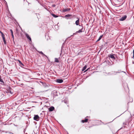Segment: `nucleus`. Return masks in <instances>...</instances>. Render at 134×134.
I'll return each mask as SVG.
<instances>
[{"label": "nucleus", "instance_id": "f3484780", "mask_svg": "<svg viewBox=\"0 0 134 134\" xmlns=\"http://www.w3.org/2000/svg\"><path fill=\"white\" fill-rule=\"evenodd\" d=\"M103 36V35L100 36L99 37V38H98V40H97V41H99V40H100L101 39V38Z\"/></svg>", "mask_w": 134, "mask_h": 134}, {"label": "nucleus", "instance_id": "423d86ee", "mask_svg": "<svg viewBox=\"0 0 134 134\" xmlns=\"http://www.w3.org/2000/svg\"><path fill=\"white\" fill-rule=\"evenodd\" d=\"M77 19H78V20L75 21V24L77 26L78 25H79V23L80 18H77Z\"/></svg>", "mask_w": 134, "mask_h": 134}, {"label": "nucleus", "instance_id": "a878e982", "mask_svg": "<svg viewBox=\"0 0 134 134\" xmlns=\"http://www.w3.org/2000/svg\"><path fill=\"white\" fill-rule=\"evenodd\" d=\"M12 37L13 38H14V35H12Z\"/></svg>", "mask_w": 134, "mask_h": 134}, {"label": "nucleus", "instance_id": "f8f14e48", "mask_svg": "<svg viewBox=\"0 0 134 134\" xmlns=\"http://www.w3.org/2000/svg\"><path fill=\"white\" fill-rule=\"evenodd\" d=\"M71 16V15H70V14H67L65 16V17L66 19H69V18H67V17H70V16Z\"/></svg>", "mask_w": 134, "mask_h": 134}, {"label": "nucleus", "instance_id": "6ab92c4d", "mask_svg": "<svg viewBox=\"0 0 134 134\" xmlns=\"http://www.w3.org/2000/svg\"><path fill=\"white\" fill-rule=\"evenodd\" d=\"M10 31L11 32V35H13V30L12 29H11V30H10Z\"/></svg>", "mask_w": 134, "mask_h": 134}, {"label": "nucleus", "instance_id": "7ed1b4c3", "mask_svg": "<svg viewBox=\"0 0 134 134\" xmlns=\"http://www.w3.org/2000/svg\"><path fill=\"white\" fill-rule=\"evenodd\" d=\"M39 117L38 115H35L34 118V120L36 121H38L39 120Z\"/></svg>", "mask_w": 134, "mask_h": 134}, {"label": "nucleus", "instance_id": "ddd939ff", "mask_svg": "<svg viewBox=\"0 0 134 134\" xmlns=\"http://www.w3.org/2000/svg\"><path fill=\"white\" fill-rule=\"evenodd\" d=\"M88 120V119L87 118H85L84 120H82L81 121L83 123H84L85 122H87V121Z\"/></svg>", "mask_w": 134, "mask_h": 134}, {"label": "nucleus", "instance_id": "5701e85b", "mask_svg": "<svg viewBox=\"0 0 134 134\" xmlns=\"http://www.w3.org/2000/svg\"><path fill=\"white\" fill-rule=\"evenodd\" d=\"M0 33H1V35H2L4 34L1 31H0Z\"/></svg>", "mask_w": 134, "mask_h": 134}, {"label": "nucleus", "instance_id": "4be33fe9", "mask_svg": "<svg viewBox=\"0 0 134 134\" xmlns=\"http://www.w3.org/2000/svg\"><path fill=\"white\" fill-rule=\"evenodd\" d=\"M1 36H2V38H3V37H4V34L2 35H1Z\"/></svg>", "mask_w": 134, "mask_h": 134}, {"label": "nucleus", "instance_id": "f03ea898", "mask_svg": "<svg viewBox=\"0 0 134 134\" xmlns=\"http://www.w3.org/2000/svg\"><path fill=\"white\" fill-rule=\"evenodd\" d=\"M127 17V16L126 15H125L119 19V20L120 21H123L126 19Z\"/></svg>", "mask_w": 134, "mask_h": 134}, {"label": "nucleus", "instance_id": "9d476101", "mask_svg": "<svg viewBox=\"0 0 134 134\" xmlns=\"http://www.w3.org/2000/svg\"><path fill=\"white\" fill-rule=\"evenodd\" d=\"M38 52L41 54L42 55V56L43 57H44V56H45L47 57L46 55L45 54H44L42 51H38Z\"/></svg>", "mask_w": 134, "mask_h": 134}, {"label": "nucleus", "instance_id": "20e7f679", "mask_svg": "<svg viewBox=\"0 0 134 134\" xmlns=\"http://www.w3.org/2000/svg\"><path fill=\"white\" fill-rule=\"evenodd\" d=\"M114 55H115V54H110L108 55V57H110L111 58L113 59H115V58L114 57Z\"/></svg>", "mask_w": 134, "mask_h": 134}, {"label": "nucleus", "instance_id": "39448f33", "mask_svg": "<svg viewBox=\"0 0 134 134\" xmlns=\"http://www.w3.org/2000/svg\"><path fill=\"white\" fill-rule=\"evenodd\" d=\"M56 82L57 83H60L62 82H63V80L62 79H57L56 80Z\"/></svg>", "mask_w": 134, "mask_h": 134}, {"label": "nucleus", "instance_id": "2eb2a0df", "mask_svg": "<svg viewBox=\"0 0 134 134\" xmlns=\"http://www.w3.org/2000/svg\"><path fill=\"white\" fill-rule=\"evenodd\" d=\"M87 66L86 65H85L84 66L83 68L82 69V71H84L87 68Z\"/></svg>", "mask_w": 134, "mask_h": 134}, {"label": "nucleus", "instance_id": "6e6552de", "mask_svg": "<svg viewBox=\"0 0 134 134\" xmlns=\"http://www.w3.org/2000/svg\"><path fill=\"white\" fill-rule=\"evenodd\" d=\"M48 109L49 111H52L54 109V108L53 106H52L49 108Z\"/></svg>", "mask_w": 134, "mask_h": 134}, {"label": "nucleus", "instance_id": "1a4fd4ad", "mask_svg": "<svg viewBox=\"0 0 134 134\" xmlns=\"http://www.w3.org/2000/svg\"><path fill=\"white\" fill-rule=\"evenodd\" d=\"M70 8H65V9H63V12H66L67 11H69L70 10Z\"/></svg>", "mask_w": 134, "mask_h": 134}, {"label": "nucleus", "instance_id": "cd10ccee", "mask_svg": "<svg viewBox=\"0 0 134 134\" xmlns=\"http://www.w3.org/2000/svg\"><path fill=\"white\" fill-rule=\"evenodd\" d=\"M122 72H124V73H125V72L122 71Z\"/></svg>", "mask_w": 134, "mask_h": 134}, {"label": "nucleus", "instance_id": "0eeeda50", "mask_svg": "<svg viewBox=\"0 0 134 134\" xmlns=\"http://www.w3.org/2000/svg\"><path fill=\"white\" fill-rule=\"evenodd\" d=\"M25 35L28 39L29 40L31 41V38L28 34L26 33L25 34Z\"/></svg>", "mask_w": 134, "mask_h": 134}, {"label": "nucleus", "instance_id": "c85d7f7f", "mask_svg": "<svg viewBox=\"0 0 134 134\" xmlns=\"http://www.w3.org/2000/svg\"><path fill=\"white\" fill-rule=\"evenodd\" d=\"M80 27L81 29V26H80Z\"/></svg>", "mask_w": 134, "mask_h": 134}, {"label": "nucleus", "instance_id": "aec40b11", "mask_svg": "<svg viewBox=\"0 0 134 134\" xmlns=\"http://www.w3.org/2000/svg\"><path fill=\"white\" fill-rule=\"evenodd\" d=\"M126 122H124L123 123V125L124 126V127H126Z\"/></svg>", "mask_w": 134, "mask_h": 134}, {"label": "nucleus", "instance_id": "412c9836", "mask_svg": "<svg viewBox=\"0 0 134 134\" xmlns=\"http://www.w3.org/2000/svg\"><path fill=\"white\" fill-rule=\"evenodd\" d=\"M107 63L108 64V65H110L111 64V63L109 61H107Z\"/></svg>", "mask_w": 134, "mask_h": 134}, {"label": "nucleus", "instance_id": "b1692460", "mask_svg": "<svg viewBox=\"0 0 134 134\" xmlns=\"http://www.w3.org/2000/svg\"><path fill=\"white\" fill-rule=\"evenodd\" d=\"M90 69L89 68H88L85 71H84V72H86V71H87L88 69Z\"/></svg>", "mask_w": 134, "mask_h": 134}, {"label": "nucleus", "instance_id": "f257e3e1", "mask_svg": "<svg viewBox=\"0 0 134 134\" xmlns=\"http://www.w3.org/2000/svg\"><path fill=\"white\" fill-rule=\"evenodd\" d=\"M83 24H81V25H79V26H81V29L79 30V31H77L76 32L73 33V35H71L70 37L72 36H73V35H76V34L77 33L82 32H84L85 31V29H83Z\"/></svg>", "mask_w": 134, "mask_h": 134}, {"label": "nucleus", "instance_id": "a211bd4d", "mask_svg": "<svg viewBox=\"0 0 134 134\" xmlns=\"http://www.w3.org/2000/svg\"><path fill=\"white\" fill-rule=\"evenodd\" d=\"M55 62L57 63H58L59 62L57 58H55Z\"/></svg>", "mask_w": 134, "mask_h": 134}, {"label": "nucleus", "instance_id": "c756f323", "mask_svg": "<svg viewBox=\"0 0 134 134\" xmlns=\"http://www.w3.org/2000/svg\"><path fill=\"white\" fill-rule=\"evenodd\" d=\"M4 0V1H5V2H6V3H7V2H6Z\"/></svg>", "mask_w": 134, "mask_h": 134}, {"label": "nucleus", "instance_id": "dca6fc26", "mask_svg": "<svg viewBox=\"0 0 134 134\" xmlns=\"http://www.w3.org/2000/svg\"><path fill=\"white\" fill-rule=\"evenodd\" d=\"M54 17V18H57L58 17V16L54 14H51Z\"/></svg>", "mask_w": 134, "mask_h": 134}, {"label": "nucleus", "instance_id": "393cba45", "mask_svg": "<svg viewBox=\"0 0 134 134\" xmlns=\"http://www.w3.org/2000/svg\"><path fill=\"white\" fill-rule=\"evenodd\" d=\"M52 6H53V7H55V5H52Z\"/></svg>", "mask_w": 134, "mask_h": 134}, {"label": "nucleus", "instance_id": "bb28decb", "mask_svg": "<svg viewBox=\"0 0 134 134\" xmlns=\"http://www.w3.org/2000/svg\"><path fill=\"white\" fill-rule=\"evenodd\" d=\"M133 57H134V54H133Z\"/></svg>", "mask_w": 134, "mask_h": 134}, {"label": "nucleus", "instance_id": "9b49d317", "mask_svg": "<svg viewBox=\"0 0 134 134\" xmlns=\"http://www.w3.org/2000/svg\"><path fill=\"white\" fill-rule=\"evenodd\" d=\"M18 61L21 66L22 67L24 66V65L21 63V62L20 60H18Z\"/></svg>", "mask_w": 134, "mask_h": 134}, {"label": "nucleus", "instance_id": "4468645a", "mask_svg": "<svg viewBox=\"0 0 134 134\" xmlns=\"http://www.w3.org/2000/svg\"><path fill=\"white\" fill-rule=\"evenodd\" d=\"M2 39L4 44H6V41L5 37H3V38H2Z\"/></svg>", "mask_w": 134, "mask_h": 134}]
</instances>
